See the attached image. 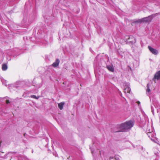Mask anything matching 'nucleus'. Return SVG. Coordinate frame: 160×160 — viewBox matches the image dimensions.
<instances>
[{
    "instance_id": "nucleus-15",
    "label": "nucleus",
    "mask_w": 160,
    "mask_h": 160,
    "mask_svg": "<svg viewBox=\"0 0 160 160\" xmlns=\"http://www.w3.org/2000/svg\"><path fill=\"white\" fill-rule=\"evenodd\" d=\"M8 69L7 65L6 64H3L2 66V69L3 71H5Z\"/></svg>"
},
{
    "instance_id": "nucleus-9",
    "label": "nucleus",
    "mask_w": 160,
    "mask_h": 160,
    "mask_svg": "<svg viewBox=\"0 0 160 160\" xmlns=\"http://www.w3.org/2000/svg\"><path fill=\"white\" fill-rule=\"evenodd\" d=\"M148 48L150 52L154 55H157L158 53V51L157 50L154 49L150 46H148Z\"/></svg>"
},
{
    "instance_id": "nucleus-10",
    "label": "nucleus",
    "mask_w": 160,
    "mask_h": 160,
    "mask_svg": "<svg viewBox=\"0 0 160 160\" xmlns=\"http://www.w3.org/2000/svg\"><path fill=\"white\" fill-rule=\"evenodd\" d=\"M154 153L156 155L157 158H159L160 157V152L157 148L154 149Z\"/></svg>"
},
{
    "instance_id": "nucleus-3",
    "label": "nucleus",
    "mask_w": 160,
    "mask_h": 160,
    "mask_svg": "<svg viewBox=\"0 0 160 160\" xmlns=\"http://www.w3.org/2000/svg\"><path fill=\"white\" fill-rule=\"evenodd\" d=\"M22 82L21 81H18L15 83L13 84H10L8 85V88L9 89L13 88H16L17 89L21 87V85Z\"/></svg>"
},
{
    "instance_id": "nucleus-25",
    "label": "nucleus",
    "mask_w": 160,
    "mask_h": 160,
    "mask_svg": "<svg viewBox=\"0 0 160 160\" xmlns=\"http://www.w3.org/2000/svg\"><path fill=\"white\" fill-rule=\"evenodd\" d=\"M138 102V105H139V104L140 103V102H139V101L138 102Z\"/></svg>"
},
{
    "instance_id": "nucleus-4",
    "label": "nucleus",
    "mask_w": 160,
    "mask_h": 160,
    "mask_svg": "<svg viewBox=\"0 0 160 160\" xmlns=\"http://www.w3.org/2000/svg\"><path fill=\"white\" fill-rule=\"evenodd\" d=\"M152 18V15L149 16L148 17L143 18L142 19H139L135 21L134 22H150Z\"/></svg>"
},
{
    "instance_id": "nucleus-28",
    "label": "nucleus",
    "mask_w": 160,
    "mask_h": 160,
    "mask_svg": "<svg viewBox=\"0 0 160 160\" xmlns=\"http://www.w3.org/2000/svg\"><path fill=\"white\" fill-rule=\"evenodd\" d=\"M152 112H153V111L152 109Z\"/></svg>"
},
{
    "instance_id": "nucleus-2",
    "label": "nucleus",
    "mask_w": 160,
    "mask_h": 160,
    "mask_svg": "<svg viewBox=\"0 0 160 160\" xmlns=\"http://www.w3.org/2000/svg\"><path fill=\"white\" fill-rule=\"evenodd\" d=\"M146 132L148 137L152 141H154L156 138V134L152 126H148L146 129Z\"/></svg>"
},
{
    "instance_id": "nucleus-14",
    "label": "nucleus",
    "mask_w": 160,
    "mask_h": 160,
    "mask_svg": "<svg viewBox=\"0 0 160 160\" xmlns=\"http://www.w3.org/2000/svg\"><path fill=\"white\" fill-rule=\"evenodd\" d=\"M110 160H120L119 157L118 156H115L113 157H111Z\"/></svg>"
},
{
    "instance_id": "nucleus-1",
    "label": "nucleus",
    "mask_w": 160,
    "mask_h": 160,
    "mask_svg": "<svg viewBox=\"0 0 160 160\" xmlns=\"http://www.w3.org/2000/svg\"><path fill=\"white\" fill-rule=\"evenodd\" d=\"M134 124L133 121L130 120L121 124L117 125L114 128L113 131L115 132L127 131L133 126Z\"/></svg>"
},
{
    "instance_id": "nucleus-16",
    "label": "nucleus",
    "mask_w": 160,
    "mask_h": 160,
    "mask_svg": "<svg viewBox=\"0 0 160 160\" xmlns=\"http://www.w3.org/2000/svg\"><path fill=\"white\" fill-rule=\"evenodd\" d=\"M64 104V103L62 102H61L58 104V107L60 109L62 110V109Z\"/></svg>"
},
{
    "instance_id": "nucleus-6",
    "label": "nucleus",
    "mask_w": 160,
    "mask_h": 160,
    "mask_svg": "<svg viewBox=\"0 0 160 160\" xmlns=\"http://www.w3.org/2000/svg\"><path fill=\"white\" fill-rule=\"evenodd\" d=\"M128 44H132L136 42V39L132 36H128Z\"/></svg>"
},
{
    "instance_id": "nucleus-13",
    "label": "nucleus",
    "mask_w": 160,
    "mask_h": 160,
    "mask_svg": "<svg viewBox=\"0 0 160 160\" xmlns=\"http://www.w3.org/2000/svg\"><path fill=\"white\" fill-rule=\"evenodd\" d=\"M107 68L110 71L112 72H113L114 71V68L112 65H107Z\"/></svg>"
},
{
    "instance_id": "nucleus-29",
    "label": "nucleus",
    "mask_w": 160,
    "mask_h": 160,
    "mask_svg": "<svg viewBox=\"0 0 160 160\" xmlns=\"http://www.w3.org/2000/svg\"><path fill=\"white\" fill-rule=\"evenodd\" d=\"M155 160H158V159L157 158H156Z\"/></svg>"
},
{
    "instance_id": "nucleus-30",
    "label": "nucleus",
    "mask_w": 160,
    "mask_h": 160,
    "mask_svg": "<svg viewBox=\"0 0 160 160\" xmlns=\"http://www.w3.org/2000/svg\"><path fill=\"white\" fill-rule=\"evenodd\" d=\"M34 81H33V84H34Z\"/></svg>"
},
{
    "instance_id": "nucleus-11",
    "label": "nucleus",
    "mask_w": 160,
    "mask_h": 160,
    "mask_svg": "<svg viewBox=\"0 0 160 160\" xmlns=\"http://www.w3.org/2000/svg\"><path fill=\"white\" fill-rule=\"evenodd\" d=\"M154 153L156 155L157 158H159L160 157V152L157 148L154 149Z\"/></svg>"
},
{
    "instance_id": "nucleus-7",
    "label": "nucleus",
    "mask_w": 160,
    "mask_h": 160,
    "mask_svg": "<svg viewBox=\"0 0 160 160\" xmlns=\"http://www.w3.org/2000/svg\"><path fill=\"white\" fill-rule=\"evenodd\" d=\"M160 79V71L157 72L152 79V80L156 82V80H158Z\"/></svg>"
},
{
    "instance_id": "nucleus-21",
    "label": "nucleus",
    "mask_w": 160,
    "mask_h": 160,
    "mask_svg": "<svg viewBox=\"0 0 160 160\" xmlns=\"http://www.w3.org/2000/svg\"><path fill=\"white\" fill-rule=\"evenodd\" d=\"M53 154L56 157L57 156V154L56 153H53Z\"/></svg>"
},
{
    "instance_id": "nucleus-17",
    "label": "nucleus",
    "mask_w": 160,
    "mask_h": 160,
    "mask_svg": "<svg viewBox=\"0 0 160 160\" xmlns=\"http://www.w3.org/2000/svg\"><path fill=\"white\" fill-rule=\"evenodd\" d=\"M1 81L2 82L3 84H4L5 86H7V81L4 80V79H1Z\"/></svg>"
},
{
    "instance_id": "nucleus-19",
    "label": "nucleus",
    "mask_w": 160,
    "mask_h": 160,
    "mask_svg": "<svg viewBox=\"0 0 160 160\" xmlns=\"http://www.w3.org/2000/svg\"><path fill=\"white\" fill-rule=\"evenodd\" d=\"M151 90L149 88H148L147 90V93L148 94V93H149L150 92Z\"/></svg>"
},
{
    "instance_id": "nucleus-18",
    "label": "nucleus",
    "mask_w": 160,
    "mask_h": 160,
    "mask_svg": "<svg viewBox=\"0 0 160 160\" xmlns=\"http://www.w3.org/2000/svg\"><path fill=\"white\" fill-rule=\"evenodd\" d=\"M30 97H31L32 98H34V99H38L40 97V96L36 97L35 95H31L30 96Z\"/></svg>"
},
{
    "instance_id": "nucleus-23",
    "label": "nucleus",
    "mask_w": 160,
    "mask_h": 160,
    "mask_svg": "<svg viewBox=\"0 0 160 160\" xmlns=\"http://www.w3.org/2000/svg\"><path fill=\"white\" fill-rule=\"evenodd\" d=\"M140 147L142 150H144V149H143V148L142 146H140Z\"/></svg>"
},
{
    "instance_id": "nucleus-24",
    "label": "nucleus",
    "mask_w": 160,
    "mask_h": 160,
    "mask_svg": "<svg viewBox=\"0 0 160 160\" xmlns=\"http://www.w3.org/2000/svg\"><path fill=\"white\" fill-rule=\"evenodd\" d=\"M34 85V86H36V87H37V88H40V86H37L36 85Z\"/></svg>"
},
{
    "instance_id": "nucleus-20",
    "label": "nucleus",
    "mask_w": 160,
    "mask_h": 160,
    "mask_svg": "<svg viewBox=\"0 0 160 160\" xmlns=\"http://www.w3.org/2000/svg\"><path fill=\"white\" fill-rule=\"evenodd\" d=\"M6 102L7 104H8L10 103V102L9 100H7L6 101Z\"/></svg>"
},
{
    "instance_id": "nucleus-22",
    "label": "nucleus",
    "mask_w": 160,
    "mask_h": 160,
    "mask_svg": "<svg viewBox=\"0 0 160 160\" xmlns=\"http://www.w3.org/2000/svg\"><path fill=\"white\" fill-rule=\"evenodd\" d=\"M147 88H149V84L148 83L147 84Z\"/></svg>"
},
{
    "instance_id": "nucleus-12",
    "label": "nucleus",
    "mask_w": 160,
    "mask_h": 160,
    "mask_svg": "<svg viewBox=\"0 0 160 160\" xmlns=\"http://www.w3.org/2000/svg\"><path fill=\"white\" fill-rule=\"evenodd\" d=\"M60 60L59 59H56L55 61L52 63V66L54 68L57 67L58 66Z\"/></svg>"
},
{
    "instance_id": "nucleus-26",
    "label": "nucleus",
    "mask_w": 160,
    "mask_h": 160,
    "mask_svg": "<svg viewBox=\"0 0 160 160\" xmlns=\"http://www.w3.org/2000/svg\"><path fill=\"white\" fill-rule=\"evenodd\" d=\"M1 143H2V141H1V142L0 143V147H1Z\"/></svg>"
},
{
    "instance_id": "nucleus-8",
    "label": "nucleus",
    "mask_w": 160,
    "mask_h": 160,
    "mask_svg": "<svg viewBox=\"0 0 160 160\" xmlns=\"http://www.w3.org/2000/svg\"><path fill=\"white\" fill-rule=\"evenodd\" d=\"M128 36H126L122 38L121 39L120 41V43L122 44H128Z\"/></svg>"
},
{
    "instance_id": "nucleus-27",
    "label": "nucleus",
    "mask_w": 160,
    "mask_h": 160,
    "mask_svg": "<svg viewBox=\"0 0 160 160\" xmlns=\"http://www.w3.org/2000/svg\"><path fill=\"white\" fill-rule=\"evenodd\" d=\"M91 152H92V153H93V152L92 151V150L91 149Z\"/></svg>"
},
{
    "instance_id": "nucleus-5",
    "label": "nucleus",
    "mask_w": 160,
    "mask_h": 160,
    "mask_svg": "<svg viewBox=\"0 0 160 160\" xmlns=\"http://www.w3.org/2000/svg\"><path fill=\"white\" fill-rule=\"evenodd\" d=\"M123 86L124 87V93H130L131 91V89L130 87L129 83L125 82L123 83Z\"/></svg>"
}]
</instances>
